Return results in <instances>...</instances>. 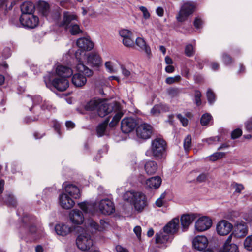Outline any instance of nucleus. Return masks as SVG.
<instances>
[{
  "label": "nucleus",
  "mask_w": 252,
  "mask_h": 252,
  "mask_svg": "<svg viewBox=\"0 0 252 252\" xmlns=\"http://www.w3.org/2000/svg\"><path fill=\"white\" fill-rule=\"evenodd\" d=\"M56 73L58 77L54 78L53 80H45V83L48 88L54 87L60 92L65 91L69 87V81L67 78L73 74L71 68L60 65L56 67Z\"/></svg>",
  "instance_id": "obj_1"
},
{
  "label": "nucleus",
  "mask_w": 252,
  "mask_h": 252,
  "mask_svg": "<svg viewBox=\"0 0 252 252\" xmlns=\"http://www.w3.org/2000/svg\"><path fill=\"white\" fill-rule=\"evenodd\" d=\"M167 149V143L163 138L157 137L152 140L150 149L145 152L147 156L153 157L157 160H160L165 157Z\"/></svg>",
  "instance_id": "obj_2"
},
{
  "label": "nucleus",
  "mask_w": 252,
  "mask_h": 252,
  "mask_svg": "<svg viewBox=\"0 0 252 252\" xmlns=\"http://www.w3.org/2000/svg\"><path fill=\"white\" fill-rule=\"evenodd\" d=\"M179 224V219L176 218L173 219L164 226L163 232L156 234L155 243L161 244L167 243L170 239L169 234L173 235L178 232Z\"/></svg>",
  "instance_id": "obj_3"
},
{
  "label": "nucleus",
  "mask_w": 252,
  "mask_h": 252,
  "mask_svg": "<svg viewBox=\"0 0 252 252\" xmlns=\"http://www.w3.org/2000/svg\"><path fill=\"white\" fill-rule=\"evenodd\" d=\"M78 73L72 75V83L76 87H81L87 82V77L93 75V71L86 66L83 63L78 62L76 65Z\"/></svg>",
  "instance_id": "obj_4"
},
{
  "label": "nucleus",
  "mask_w": 252,
  "mask_h": 252,
  "mask_svg": "<svg viewBox=\"0 0 252 252\" xmlns=\"http://www.w3.org/2000/svg\"><path fill=\"white\" fill-rule=\"evenodd\" d=\"M33 217L29 215H24L22 219V224L20 227L19 232L22 239L35 234L37 232V227L33 222Z\"/></svg>",
  "instance_id": "obj_5"
},
{
  "label": "nucleus",
  "mask_w": 252,
  "mask_h": 252,
  "mask_svg": "<svg viewBox=\"0 0 252 252\" xmlns=\"http://www.w3.org/2000/svg\"><path fill=\"white\" fill-rule=\"evenodd\" d=\"M79 49L75 53V57L78 62L83 63V58L86 56V51H91L94 46V43L85 37L79 38L76 41Z\"/></svg>",
  "instance_id": "obj_6"
},
{
  "label": "nucleus",
  "mask_w": 252,
  "mask_h": 252,
  "mask_svg": "<svg viewBox=\"0 0 252 252\" xmlns=\"http://www.w3.org/2000/svg\"><path fill=\"white\" fill-rule=\"evenodd\" d=\"M120 108V104L118 102H113L107 103L102 99V102L99 104L97 108V114L100 117H104L111 113L113 111L119 110Z\"/></svg>",
  "instance_id": "obj_7"
},
{
  "label": "nucleus",
  "mask_w": 252,
  "mask_h": 252,
  "mask_svg": "<svg viewBox=\"0 0 252 252\" xmlns=\"http://www.w3.org/2000/svg\"><path fill=\"white\" fill-rule=\"evenodd\" d=\"M120 108V104L118 102H113L107 103L102 99V102L99 104L97 108V114L100 117H104L111 113L113 111L119 110Z\"/></svg>",
  "instance_id": "obj_8"
},
{
  "label": "nucleus",
  "mask_w": 252,
  "mask_h": 252,
  "mask_svg": "<svg viewBox=\"0 0 252 252\" xmlns=\"http://www.w3.org/2000/svg\"><path fill=\"white\" fill-rule=\"evenodd\" d=\"M195 9V6L193 3L187 2L185 3L176 16L177 20L179 22H183L187 20L188 17L191 15Z\"/></svg>",
  "instance_id": "obj_9"
},
{
  "label": "nucleus",
  "mask_w": 252,
  "mask_h": 252,
  "mask_svg": "<svg viewBox=\"0 0 252 252\" xmlns=\"http://www.w3.org/2000/svg\"><path fill=\"white\" fill-rule=\"evenodd\" d=\"M19 21L24 27L28 29L35 28L39 22V18L33 14L21 15Z\"/></svg>",
  "instance_id": "obj_10"
},
{
  "label": "nucleus",
  "mask_w": 252,
  "mask_h": 252,
  "mask_svg": "<svg viewBox=\"0 0 252 252\" xmlns=\"http://www.w3.org/2000/svg\"><path fill=\"white\" fill-rule=\"evenodd\" d=\"M76 243L78 249L82 251H87L93 245V241L91 235L87 233L80 234L77 237Z\"/></svg>",
  "instance_id": "obj_11"
},
{
  "label": "nucleus",
  "mask_w": 252,
  "mask_h": 252,
  "mask_svg": "<svg viewBox=\"0 0 252 252\" xmlns=\"http://www.w3.org/2000/svg\"><path fill=\"white\" fill-rule=\"evenodd\" d=\"M153 132V128L152 126L145 123L141 124L136 128V132L137 137L144 140L149 139Z\"/></svg>",
  "instance_id": "obj_12"
},
{
  "label": "nucleus",
  "mask_w": 252,
  "mask_h": 252,
  "mask_svg": "<svg viewBox=\"0 0 252 252\" xmlns=\"http://www.w3.org/2000/svg\"><path fill=\"white\" fill-rule=\"evenodd\" d=\"M137 120L132 117H127L121 121V128L124 133H129L132 131L138 126Z\"/></svg>",
  "instance_id": "obj_13"
},
{
  "label": "nucleus",
  "mask_w": 252,
  "mask_h": 252,
  "mask_svg": "<svg viewBox=\"0 0 252 252\" xmlns=\"http://www.w3.org/2000/svg\"><path fill=\"white\" fill-rule=\"evenodd\" d=\"M100 212L104 215H111L115 211V206L113 202L109 199L100 200L98 205Z\"/></svg>",
  "instance_id": "obj_14"
},
{
  "label": "nucleus",
  "mask_w": 252,
  "mask_h": 252,
  "mask_svg": "<svg viewBox=\"0 0 252 252\" xmlns=\"http://www.w3.org/2000/svg\"><path fill=\"white\" fill-rule=\"evenodd\" d=\"M212 225V220L207 216L199 218L195 222V228L198 232H202L209 229Z\"/></svg>",
  "instance_id": "obj_15"
},
{
  "label": "nucleus",
  "mask_w": 252,
  "mask_h": 252,
  "mask_svg": "<svg viewBox=\"0 0 252 252\" xmlns=\"http://www.w3.org/2000/svg\"><path fill=\"white\" fill-rule=\"evenodd\" d=\"M132 204L136 211H142L147 205L146 196L142 192H137Z\"/></svg>",
  "instance_id": "obj_16"
},
{
  "label": "nucleus",
  "mask_w": 252,
  "mask_h": 252,
  "mask_svg": "<svg viewBox=\"0 0 252 252\" xmlns=\"http://www.w3.org/2000/svg\"><path fill=\"white\" fill-rule=\"evenodd\" d=\"M232 227V224L227 220H222L218 223L216 230L219 235H226L231 232Z\"/></svg>",
  "instance_id": "obj_17"
},
{
  "label": "nucleus",
  "mask_w": 252,
  "mask_h": 252,
  "mask_svg": "<svg viewBox=\"0 0 252 252\" xmlns=\"http://www.w3.org/2000/svg\"><path fill=\"white\" fill-rule=\"evenodd\" d=\"M86 55L88 65L93 67H98L101 65L102 59L97 53L92 52Z\"/></svg>",
  "instance_id": "obj_18"
},
{
  "label": "nucleus",
  "mask_w": 252,
  "mask_h": 252,
  "mask_svg": "<svg viewBox=\"0 0 252 252\" xmlns=\"http://www.w3.org/2000/svg\"><path fill=\"white\" fill-rule=\"evenodd\" d=\"M77 20L78 16L77 15L69 11H64L63 14V20L60 23L59 26L67 28L72 21Z\"/></svg>",
  "instance_id": "obj_19"
},
{
  "label": "nucleus",
  "mask_w": 252,
  "mask_h": 252,
  "mask_svg": "<svg viewBox=\"0 0 252 252\" xmlns=\"http://www.w3.org/2000/svg\"><path fill=\"white\" fill-rule=\"evenodd\" d=\"M59 203L61 206L65 209H70L72 208L74 204V201L67 194L63 193L59 196Z\"/></svg>",
  "instance_id": "obj_20"
},
{
  "label": "nucleus",
  "mask_w": 252,
  "mask_h": 252,
  "mask_svg": "<svg viewBox=\"0 0 252 252\" xmlns=\"http://www.w3.org/2000/svg\"><path fill=\"white\" fill-rule=\"evenodd\" d=\"M208 239L204 236H198L193 239L192 242L194 249L199 251L204 250L208 246Z\"/></svg>",
  "instance_id": "obj_21"
},
{
  "label": "nucleus",
  "mask_w": 252,
  "mask_h": 252,
  "mask_svg": "<svg viewBox=\"0 0 252 252\" xmlns=\"http://www.w3.org/2000/svg\"><path fill=\"white\" fill-rule=\"evenodd\" d=\"M70 221L74 224H81L84 220L83 213L79 210H72L69 213Z\"/></svg>",
  "instance_id": "obj_22"
},
{
  "label": "nucleus",
  "mask_w": 252,
  "mask_h": 252,
  "mask_svg": "<svg viewBox=\"0 0 252 252\" xmlns=\"http://www.w3.org/2000/svg\"><path fill=\"white\" fill-rule=\"evenodd\" d=\"M65 194H67L71 198L77 199L81 196L79 189L75 185L68 184L65 187Z\"/></svg>",
  "instance_id": "obj_23"
},
{
  "label": "nucleus",
  "mask_w": 252,
  "mask_h": 252,
  "mask_svg": "<svg viewBox=\"0 0 252 252\" xmlns=\"http://www.w3.org/2000/svg\"><path fill=\"white\" fill-rule=\"evenodd\" d=\"M196 216L194 214H183L181 217V223L182 228L187 229L189 226L195 220Z\"/></svg>",
  "instance_id": "obj_24"
},
{
  "label": "nucleus",
  "mask_w": 252,
  "mask_h": 252,
  "mask_svg": "<svg viewBox=\"0 0 252 252\" xmlns=\"http://www.w3.org/2000/svg\"><path fill=\"white\" fill-rule=\"evenodd\" d=\"M169 111V107L166 104L159 103L155 104L151 109V113L154 116H158L161 113L167 112Z\"/></svg>",
  "instance_id": "obj_25"
},
{
  "label": "nucleus",
  "mask_w": 252,
  "mask_h": 252,
  "mask_svg": "<svg viewBox=\"0 0 252 252\" xmlns=\"http://www.w3.org/2000/svg\"><path fill=\"white\" fill-rule=\"evenodd\" d=\"M55 230L57 235L65 236L72 231V229L64 223H59L55 225Z\"/></svg>",
  "instance_id": "obj_26"
},
{
  "label": "nucleus",
  "mask_w": 252,
  "mask_h": 252,
  "mask_svg": "<svg viewBox=\"0 0 252 252\" xmlns=\"http://www.w3.org/2000/svg\"><path fill=\"white\" fill-rule=\"evenodd\" d=\"M135 44L139 47L138 50L145 51L149 58L152 56L150 47L146 44L143 38L137 37L135 41Z\"/></svg>",
  "instance_id": "obj_27"
},
{
  "label": "nucleus",
  "mask_w": 252,
  "mask_h": 252,
  "mask_svg": "<svg viewBox=\"0 0 252 252\" xmlns=\"http://www.w3.org/2000/svg\"><path fill=\"white\" fill-rule=\"evenodd\" d=\"M162 180L159 176H155L147 179L146 181V187L151 189H157L159 187Z\"/></svg>",
  "instance_id": "obj_28"
},
{
  "label": "nucleus",
  "mask_w": 252,
  "mask_h": 252,
  "mask_svg": "<svg viewBox=\"0 0 252 252\" xmlns=\"http://www.w3.org/2000/svg\"><path fill=\"white\" fill-rule=\"evenodd\" d=\"M4 204L8 207L16 208L17 201L14 196L11 193L4 194L2 198Z\"/></svg>",
  "instance_id": "obj_29"
},
{
  "label": "nucleus",
  "mask_w": 252,
  "mask_h": 252,
  "mask_svg": "<svg viewBox=\"0 0 252 252\" xmlns=\"http://www.w3.org/2000/svg\"><path fill=\"white\" fill-rule=\"evenodd\" d=\"M144 169L148 175H153L158 170V164L154 160H148L145 163Z\"/></svg>",
  "instance_id": "obj_30"
},
{
  "label": "nucleus",
  "mask_w": 252,
  "mask_h": 252,
  "mask_svg": "<svg viewBox=\"0 0 252 252\" xmlns=\"http://www.w3.org/2000/svg\"><path fill=\"white\" fill-rule=\"evenodd\" d=\"M110 121L109 117H107L102 123H100L96 127V132L98 137H101L105 135L108 124Z\"/></svg>",
  "instance_id": "obj_31"
},
{
  "label": "nucleus",
  "mask_w": 252,
  "mask_h": 252,
  "mask_svg": "<svg viewBox=\"0 0 252 252\" xmlns=\"http://www.w3.org/2000/svg\"><path fill=\"white\" fill-rule=\"evenodd\" d=\"M102 102L101 98H94L87 103L85 106V109L87 111H94L97 110L99 104Z\"/></svg>",
  "instance_id": "obj_32"
},
{
  "label": "nucleus",
  "mask_w": 252,
  "mask_h": 252,
  "mask_svg": "<svg viewBox=\"0 0 252 252\" xmlns=\"http://www.w3.org/2000/svg\"><path fill=\"white\" fill-rule=\"evenodd\" d=\"M113 112L116 113V114L113 117L112 121L109 123H108L109 126L110 127H114L119 122L120 120L124 115V113L122 111V108L121 106L119 110L113 111Z\"/></svg>",
  "instance_id": "obj_33"
},
{
  "label": "nucleus",
  "mask_w": 252,
  "mask_h": 252,
  "mask_svg": "<svg viewBox=\"0 0 252 252\" xmlns=\"http://www.w3.org/2000/svg\"><path fill=\"white\" fill-rule=\"evenodd\" d=\"M38 7L39 12L43 16L47 17L48 15L50 10V5L48 3L44 1H40L38 2Z\"/></svg>",
  "instance_id": "obj_34"
},
{
  "label": "nucleus",
  "mask_w": 252,
  "mask_h": 252,
  "mask_svg": "<svg viewBox=\"0 0 252 252\" xmlns=\"http://www.w3.org/2000/svg\"><path fill=\"white\" fill-rule=\"evenodd\" d=\"M22 15L33 14L34 11V6L31 2L24 3L21 6Z\"/></svg>",
  "instance_id": "obj_35"
},
{
  "label": "nucleus",
  "mask_w": 252,
  "mask_h": 252,
  "mask_svg": "<svg viewBox=\"0 0 252 252\" xmlns=\"http://www.w3.org/2000/svg\"><path fill=\"white\" fill-rule=\"evenodd\" d=\"M8 0H0V10H4L5 14L7 12L8 10H10L12 7L16 4L15 1L11 2L10 5L8 7Z\"/></svg>",
  "instance_id": "obj_36"
},
{
  "label": "nucleus",
  "mask_w": 252,
  "mask_h": 252,
  "mask_svg": "<svg viewBox=\"0 0 252 252\" xmlns=\"http://www.w3.org/2000/svg\"><path fill=\"white\" fill-rule=\"evenodd\" d=\"M32 100L33 103V106L30 108V110L32 111L33 113H36L35 111L39 107L37 105L42 102V98L40 96H35L32 98Z\"/></svg>",
  "instance_id": "obj_37"
},
{
  "label": "nucleus",
  "mask_w": 252,
  "mask_h": 252,
  "mask_svg": "<svg viewBox=\"0 0 252 252\" xmlns=\"http://www.w3.org/2000/svg\"><path fill=\"white\" fill-rule=\"evenodd\" d=\"M192 138L190 134H188L184 140V148L186 152H188L190 150L191 146Z\"/></svg>",
  "instance_id": "obj_38"
},
{
  "label": "nucleus",
  "mask_w": 252,
  "mask_h": 252,
  "mask_svg": "<svg viewBox=\"0 0 252 252\" xmlns=\"http://www.w3.org/2000/svg\"><path fill=\"white\" fill-rule=\"evenodd\" d=\"M137 192L133 191H127L123 195L124 199L131 204L132 203Z\"/></svg>",
  "instance_id": "obj_39"
},
{
  "label": "nucleus",
  "mask_w": 252,
  "mask_h": 252,
  "mask_svg": "<svg viewBox=\"0 0 252 252\" xmlns=\"http://www.w3.org/2000/svg\"><path fill=\"white\" fill-rule=\"evenodd\" d=\"M220 252H239L238 247L236 244L223 246L222 248L220 250Z\"/></svg>",
  "instance_id": "obj_40"
},
{
  "label": "nucleus",
  "mask_w": 252,
  "mask_h": 252,
  "mask_svg": "<svg viewBox=\"0 0 252 252\" xmlns=\"http://www.w3.org/2000/svg\"><path fill=\"white\" fill-rule=\"evenodd\" d=\"M212 119V117L211 114L206 113L203 114L200 118V124L202 126H207Z\"/></svg>",
  "instance_id": "obj_41"
},
{
  "label": "nucleus",
  "mask_w": 252,
  "mask_h": 252,
  "mask_svg": "<svg viewBox=\"0 0 252 252\" xmlns=\"http://www.w3.org/2000/svg\"><path fill=\"white\" fill-rule=\"evenodd\" d=\"M195 53V48L191 44H187L185 48V54L188 57H192Z\"/></svg>",
  "instance_id": "obj_42"
},
{
  "label": "nucleus",
  "mask_w": 252,
  "mask_h": 252,
  "mask_svg": "<svg viewBox=\"0 0 252 252\" xmlns=\"http://www.w3.org/2000/svg\"><path fill=\"white\" fill-rule=\"evenodd\" d=\"M167 93L171 97H174L179 95L181 90L177 87H170L167 90Z\"/></svg>",
  "instance_id": "obj_43"
},
{
  "label": "nucleus",
  "mask_w": 252,
  "mask_h": 252,
  "mask_svg": "<svg viewBox=\"0 0 252 252\" xmlns=\"http://www.w3.org/2000/svg\"><path fill=\"white\" fill-rule=\"evenodd\" d=\"M237 230L239 231L237 233L238 237H244L248 233V229L246 225L243 224H239L237 226Z\"/></svg>",
  "instance_id": "obj_44"
},
{
  "label": "nucleus",
  "mask_w": 252,
  "mask_h": 252,
  "mask_svg": "<svg viewBox=\"0 0 252 252\" xmlns=\"http://www.w3.org/2000/svg\"><path fill=\"white\" fill-rule=\"evenodd\" d=\"M69 32L72 35H76L83 32L77 24L71 25Z\"/></svg>",
  "instance_id": "obj_45"
},
{
  "label": "nucleus",
  "mask_w": 252,
  "mask_h": 252,
  "mask_svg": "<svg viewBox=\"0 0 252 252\" xmlns=\"http://www.w3.org/2000/svg\"><path fill=\"white\" fill-rule=\"evenodd\" d=\"M206 96L208 103L210 104H213L216 100L215 93L211 89H208L206 93Z\"/></svg>",
  "instance_id": "obj_46"
},
{
  "label": "nucleus",
  "mask_w": 252,
  "mask_h": 252,
  "mask_svg": "<svg viewBox=\"0 0 252 252\" xmlns=\"http://www.w3.org/2000/svg\"><path fill=\"white\" fill-rule=\"evenodd\" d=\"M201 97V92L198 90H195L194 102L197 107H199L202 104Z\"/></svg>",
  "instance_id": "obj_47"
},
{
  "label": "nucleus",
  "mask_w": 252,
  "mask_h": 252,
  "mask_svg": "<svg viewBox=\"0 0 252 252\" xmlns=\"http://www.w3.org/2000/svg\"><path fill=\"white\" fill-rule=\"evenodd\" d=\"M244 246L247 250L252 251V235L246 237L244 242Z\"/></svg>",
  "instance_id": "obj_48"
},
{
  "label": "nucleus",
  "mask_w": 252,
  "mask_h": 252,
  "mask_svg": "<svg viewBox=\"0 0 252 252\" xmlns=\"http://www.w3.org/2000/svg\"><path fill=\"white\" fill-rule=\"evenodd\" d=\"M89 225L92 229H94L95 231H101L104 229L103 226H100L98 223L96 222L93 220L90 221Z\"/></svg>",
  "instance_id": "obj_49"
},
{
  "label": "nucleus",
  "mask_w": 252,
  "mask_h": 252,
  "mask_svg": "<svg viewBox=\"0 0 252 252\" xmlns=\"http://www.w3.org/2000/svg\"><path fill=\"white\" fill-rule=\"evenodd\" d=\"M35 113H34V114L36 115L33 117H32V116L26 117L24 119V122H25V123L29 124L31 122L38 121L39 120V117L41 114V113H37V112H35Z\"/></svg>",
  "instance_id": "obj_50"
},
{
  "label": "nucleus",
  "mask_w": 252,
  "mask_h": 252,
  "mask_svg": "<svg viewBox=\"0 0 252 252\" xmlns=\"http://www.w3.org/2000/svg\"><path fill=\"white\" fill-rule=\"evenodd\" d=\"M225 155L223 152H216L212 154L210 158V160L215 161L218 159H221Z\"/></svg>",
  "instance_id": "obj_51"
},
{
  "label": "nucleus",
  "mask_w": 252,
  "mask_h": 252,
  "mask_svg": "<svg viewBox=\"0 0 252 252\" xmlns=\"http://www.w3.org/2000/svg\"><path fill=\"white\" fill-rule=\"evenodd\" d=\"M181 80V77L180 75H176L174 77H168L166 78L165 82L167 84H172L175 82H178Z\"/></svg>",
  "instance_id": "obj_52"
},
{
  "label": "nucleus",
  "mask_w": 252,
  "mask_h": 252,
  "mask_svg": "<svg viewBox=\"0 0 252 252\" xmlns=\"http://www.w3.org/2000/svg\"><path fill=\"white\" fill-rule=\"evenodd\" d=\"M222 61L226 65H229L233 62V58L227 53H224L222 54Z\"/></svg>",
  "instance_id": "obj_53"
},
{
  "label": "nucleus",
  "mask_w": 252,
  "mask_h": 252,
  "mask_svg": "<svg viewBox=\"0 0 252 252\" xmlns=\"http://www.w3.org/2000/svg\"><path fill=\"white\" fill-rule=\"evenodd\" d=\"M242 135V129L240 128H236L231 132V138L232 139H236L240 137Z\"/></svg>",
  "instance_id": "obj_54"
},
{
  "label": "nucleus",
  "mask_w": 252,
  "mask_h": 252,
  "mask_svg": "<svg viewBox=\"0 0 252 252\" xmlns=\"http://www.w3.org/2000/svg\"><path fill=\"white\" fill-rule=\"evenodd\" d=\"M203 23L204 22L202 19L199 17H197L194 20L193 25L196 29H199L202 28Z\"/></svg>",
  "instance_id": "obj_55"
},
{
  "label": "nucleus",
  "mask_w": 252,
  "mask_h": 252,
  "mask_svg": "<svg viewBox=\"0 0 252 252\" xmlns=\"http://www.w3.org/2000/svg\"><path fill=\"white\" fill-rule=\"evenodd\" d=\"M120 35L123 38L128 37V36H132V32L127 29H122L119 31Z\"/></svg>",
  "instance_id": "obj_56"
},
{
  "label": "nucleus",
  "mask_w": 252,
  "mask_h": 252,
  "mask_svg": "<svg viewBox=\"0 0 252 252\" xmlns=\"http://www.w3.org/2000/svg\"><path fill=\"white\" fill-rule=\"evenodd\" d=\"M132 36H128L123 39V43L126 47H132L134 45V41L131 39Z\"/></svg>",
  "instance_id": "obj_57"
},
{
  "label": "nucleus",
  "mask_w": 252,
  "mask_h": 252,
  "mask_svg": "<svg viewBox=\"0 0 252 252\" xmlns=\"http://www.w3.org/2000/svg\"><path fill=\"white\" fill-rule=\"evenodd\" d=\"M53 107L52 105L50 104L47 102H44L41 106L37 108V110H36L35 111L37 110H41L45 111L46 110L48 111H51Z\"/></svg>",
  "instance_id": "obj_58"
},
{
  "label": "nucleus",
  "mask_w": 252,
  "mask_h": 252,
  "mask_svg": "<svg viewBox=\"0 0 252 252\" xmlns=\"http://www.w3.org/2000/svg\"><path fill=\"white\" fill-rule=\"evenodd\" d=\"M177 118L180 120L184 127H186L188 126L189 123L188 119L183 117L181 114H177Z\"/></svg>",
  "instance_id": "obj_59"
},
{
  "label": "nucleus",
  "mask_w": 252,
  "mask_h": 252,
  "mask_svg": "<svg viewBox=\"0 0 252 252\" xmlns=\"http://www.w3.org/2000/svg\"><path fill=\"white\" fill-rule=\"evenodd\" d=\"M53 128L55 131L60 135L61 136L62 132L61 131V125L60 123L57 121L55 120L53 121Z\"/></svg>",
  "instance_id": "obj_60"
},
{
  "label": "nucleus",
  "mask_w": 252,
  "mask_h": 252,
  "mask_svg": "<svg viewBox=\"0 0 252 252\" xmlns=\"http://www.w3.org/2000/svg\"><path fill=\"white\" fill-rule=\"evenodd\" d=\"M140 10L143 13V16L144 19H149L150 17V14L146 7L141 6L139 7Z\"/></svg>",
  "instance_id": "obj_61"
},
{
  "label": "nucleus",
  "mask_w": 252,
  "mask_h": 252,
  "mask_svg": "<svg viewBox=\"0 0 252 252\" xmlns=\"http://www.w3.org/2000/svg\"><path fill=\"white\" fill-rule=\"evenodd\" d=\"M133 231L139 240H141L142 231L141 227L140 226H136L134 228Z\"/></svg>",
  "instance_id": "obj_62"
},
{
  "label": "nucleus",
  "mask_w": 252,
  "mask_h": 252,
  "mask_svg": "<svg viewBox=\"0 0 252 252\" xmlns=\"http://www.w3.org/2000/svg\"><path fill=\"white\" fill-rule=\"evenodd\" d=\"M234 188L235 189V192L237 193H241V191L244 189V187L242 184L237 183L234 184Z\"/></svg>",
  "instance_id": "obj_63"
},
{
  "label": "nucleus",
  "mask_w": 252,
  "mask_h": 252,
  "mask_svg": "<svg viewBox=\"0 0 252 252\" xmlns=\"http://www.w3.org/2000/svg\"><path fill=\"white\" fill-rule=\"evenodd\" d=\"M79 208L85 213H87L88 207L86 202H82L78 204Z\"/></svg>",
  "instance_id": "obj_64"
}]
</instances>
